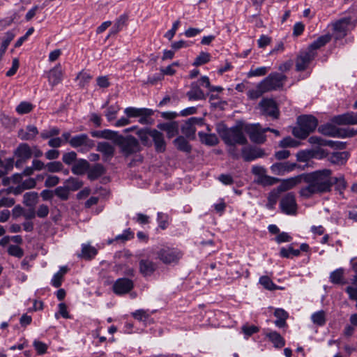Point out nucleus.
I'll return each mask as SVG.
<instances>
[{
  "label": "nucleus",
  "instance_id": "e2e57ef3",
  "mask_svg": "<svg viewBox=\"0 0 357 357\" xmlns=\"http://www.w3.org/2000/svg\"><path fill=\"white\" fill-rule=\"evenodd\" d=\"M259 331V328L254 325L245 324L242 326V331L247 337L257 333Z\"/></svg>",
  "mask_w": 357,
  "mask_h": 357
},
{
  "label": "nucleus",
  "instance_id": "de8ad7c7",
  "mask_svg": "<svg viewBox=\"0 0 357 357\" xmlns=\"http://www.w3.org/2000/svg\"><path fill=\"white\" fill-rule=\"evenodd\" d=\"M45 169L50 173L59 172L63 169V165L59 161L50 162L46 164Z\"/></svg>",
  "mask_w": 357,
  "mask_h": 357
},
{
  "label": "nucleus",
  "instance_id": "69168bd1",
  "mask_svg": "<svg viewBox=\"0 0 357 357\" xmlns=\"http://www.w3.org/2000/svg\"><path fill=\"white\" fill-rule=\"evenodd\" d=\"M279 181V178L266 174L265 176H264L263 179L259 183V185L263 186H268L274 185L278 183Z\"/></svg>",
  "mask_w": 357,
  "mask_h": 357
},
{
  "label": "nucleus",
  "instance_id": "bf43d9fd",
  "mask_svg": "<svg viewBox=\"0 0 357 357\" xmlns=\"http://www.w3.org/2000/svg\"><path fill=\"white\" fill-rule=\"evenodd\" d=\"M60 133V130L56 127L50 128L47 130H43L40 133V136L43 139H47L54 136H56Z\"/></svg>",
  "mask_w": 357,
  "mask_h": 357
},
{
  "label": "nucleus",
  "instance_id": "79ce46f5",
  "mask_svg": "<svg viewBox=\"0 0 357 357\" xmlns=\"http://www.w3.org/2000/svg\"><path fill=\"white\" fill-rule=\"evenodd\" d=\"M97 254V250L94 247L89 245H82L81 257L85 259H91Z\"/></svg>",
  "mask_w": 357,
  "mask_h": 357
},
{
  "label": "nucleus",
  "instance_id": "864d4df0",
  "mask_svg": "<svg viewBox=\"0 0 357 357\" xmlns=\"http://www.w3.org/2000/svg\"><path fill=\"white\" fill-rule=\"evenodd\" d=\"M54 195L62 200H66L69 197V190L64 185V186H59L54 190Z\"/></svg>",
  "mask_w": 357,
  "mask_h": 357
},
{
  "label": "nucleus",
  "instance_id": "72a5a7b5",
  "mask_svg": "<svg viewBox=\"0 0 357 357\" xmlns=\"http://www.w3.org/2000/svg\"><path fill=\"white\" fill-rule=\"evenodd\" d=\"M198 135L202 142L206 145L214 146L218 143V138L215 134H206L200 132Z\"/></svg>",
  "mask_w": 357,
  "mask_h": 357
},
{
  "label": "nucleus",
  "instance_id": "a19ab883",
  "mask_svg": "<svg viewBox=\"0 0 357 357\" xmlns=\"http://www.w3.org/2000/svg\"><path fill=\"white\" fill-rule=\"evenodd\" d=\"M252 173L256 176L255 182L258 184L266 174V169L262 166L255 165L252 167Z\"/></svg>",
  "mask_w": 357,
  "mask_h": 357
},
{
  "label": "nucleus",
  "instance_id": "774afa93",
  "mask_svg": "<svg viewBox=\"0 0 357 357\" xmlns=\"http://www.w3.org/2000/svg\"><path fill=\"white\" fill-rule=\"evenodd\" d=\"M33 345L38 355H43L45 354L47 349V345L46 344L39 340H34Z\"/></svg>",
  "mask_w": 357,
  "mask_h": 357
},
{
  "label": "nucleus",
  "instance_id": "cd10ccee",
  "mask_svg": "<svg viewBox=\"0 0 357 357\" xmlns=\"http://www.w3.org/2000/svg\"><path fill=\"white\" fill-rule=\"evenodd\" d=\"M267 337L274 345L278 348H281L284 346L285 341L284 338L276 331H266L265 333Z\"/></svg>",
  "mask_w": 357,
  "mask_h": 357
},
{
  "label": "nucleus",
  "instance_id": "a878e982",
  "mask_svg": "<svg viewBox=\"0 0 357 357\" xmlns=\"http://www.w3.org/2000/svg\"><path fill=\"white\" fill-rule=\"evenodd\" d=\"M156 269V265L148 259H142L139 261V272L144 276L151 275Z\"/></svg>",
  "mask_w": 357,
  "mask_h": 357
},
{
  "label": "nucleus",
  "instance_id": "7c9ffc66",
  "mask_svg": "<svg viewBox=\"0 0 357 357\" xmlns=\"http://www.w3.org/2000/svg\"><path fill=\"white\" fill-rule=\"evenodd\" d=\"M348 158L349 153L347 151L335 152L329 157V160L333 164L343 165L346 162Z\"/></svg>",
  "mask_w": 357,
  "mask_h": 357
},
{
  "label": "nucleus",
  "instance_id": "13d9d810",
  "mask_svg": "<svg viewBox=\"0 0 357 357\" xmlns=\"http://www.w3.org/2000/svg\"><path fill=\"white\" fill-rule=\"evenodd\" d=\"M120 135L116 131H113L111 130H104L102 134V139H110L112 140L115 144H116Z\"/></svg>",
  "mask_w": 357,
  "mask_h": 357
},
{
  "label": "nucleus",
  "instance_id": "4468645a",
  "mask_svg": "<svg viewBox=\"0 0 357 357\" xmlns=\"http://www.w3.org/2000/svg\"><path fill=\"white\" fill-rule=\"evenodd\" d=\"M134 287L132 280L128 278H119L113 284V291L117 295L128 293Z\"/></svg>",
  "mask_w": 357,
  "mask_h": 357
},
{
  "label": "nucleus",
  "instance_id": "1a4fd4ad",
  "mask_svg": "<svg viewBox=\"0 0 357 357\" xmlns=\"http://www.w3.org/2000/svg\"><path fill=\"white\" fill-rule=\"evenodd\" d=\"M287 77L281 73H271L262 80V85H264L267 91L276 90L282 87Z\"/></svg>",
  "mask_w": 357,
  "mask_h": 357
},
{
  "label": "nucleus",
  "instance_id": "c756f323",
  "mask_svg": "<svg viewBox=\"0 0 357 357\" xmlns=\"http://www.w3.org/2000/svg\"><path fill=\"white\" fill-rule=\"evenodd\" d=\"M331 36L329 34L324 35L320 37H319L316 40H314L313 43H312L309 47L308 50L312 51L315 52L314 51L316 50L319 49L320 47L324 46L327 43H328L331 40Z\"/></svg>",
  "mask_w": 357,
  "mask_h": 357
},
{
  "label": "nucleus",
  "instance_id": "4d7b16f0",
  "mask_svg": "<svg viewBox=\"0 0 357 357\" xmlns=\"http://www.w3.org/2000/svg\"><path fill=\"white\" fill-rule=\"evenodd\" d=\"M300 144L299 142L294 139L293 138L288 137L284 138L280 142V146L282 148L286 147H296Z\"/></svg>",
  "mask_w": 357,
  "mask_h": 357
},
{
  "label": "nucleus",
  "instance_id": "ea45409f",
  "mask_svg": "<svg viewBox=\"0 0 357 357\" xmlns=\"http://www.w3.org/2000/svg\"><path fill=\"white\" fill-rule=\"evenodd\" d=\"M105 172V168L101 164H96L89 172V178L96 179L102 175Z\"/></svg>",
  "mask_w": 357,
  "mask_h": 357
},
{
  "label": "nucleus",
  "instance_id": "5fc2aeb1",
  "mask_svg": "<svg viewBox=\"0 0 357 357\" xmlns=\"http://www.w3.org/2000/svg\"><path fill=\"white\" fill-rule=\"evenodd\" d=\"M120 109V107L119 105H111L108 107L107 112L105 113V116L109 121H113L116 116V114Z\"/></svg>",
  "mask_w": 357,
  "mask_h": 357
},
{
  "label": "nucleus",
  "instance_id": "0e129e2a",
  "mask_svg": "<svg viewBox=\"0 0 357 357\" xmlns=\"http://www.w3.org/2000/svg\"><path fill=\"white\" fill-rule=\"evenodd\" d=\"M260 284L268 290L276 289V285L268 276H262L259 279Z\"/></svg>",
  "mask_w": 357,
  "mask_h": 357
},
{
  "label": "nucleus",
  "instance_id": "c9c22d12",
  "mask_svg": "<svg viewBox=\"0 0 357 357\" xmlns=\"http://www.w3.org/2000/svg\"><path fill=\"white\" fill-rule=\"evenodd\" d=\"M311 320L317 326H324L326 324V312L324 310H320L313 313Z\"/></svg>",
  "mask_w": 357,
  "mask_h": 357
},
{
  "label": "nucleus",
  "instance_id": "0eeeda50",
  "mask_svg": "<svg viewBox=\"0 0 357 357\" xmlns=\"http://www.w3.org/2000/svg\"><path fill=\"white\" fill-rule=\"evenodd\" d=\"M125 114L130 118L139 117V122L141 124H149V117L153 114V110L149 108H137L128 107L124 109Z\"/></svg>",
  "mask_w": 357,
  "mask_h": 357
},
{
  "label": "nucleus",
  "instance_id": "f257e3e1",
  "mask_svg": "<svg viewBox=\"0 0 357 357\" xmlns=\"http://www.w3.org/2000/svg\"><path fill=\"white\" fill-rule=\"evenodd\" d=\"M302 176L307 185L301 188L300 195L305 198H309L315 194L328 192L333 185L332 172L328 169L317 170Z\"/></svg>",
  "mask_w": 357,
  "mask_h": 357
},
{
  "label": "nucleus",
  "instance_id": "052dcab7",
  "mask_svg": "<svg viewBox=\"0 0 357 357\" xmlns=\"http://www.w3.org/2000/svg\"><path fill=\"white\" fill-rule=\"evenodd\" d=\"M33 109V105L28 102H22L16 108V111L20 114H27Z\"/></svg>",
  "mask_w": 357,
  "mask_h": 357
},
{
  "label": "nucleus",
  "instance_id": "bb28decb",
  "mask_svg": "<svg viewBox=\"0 0 357 357\" xmlns=\"http://www.w3.org/2000/svg\"><path fill=\"white\" fill-rule=\"evenodd\" d=\"M274 316L276 317L275 321V325L278 328H283L287 326V319H288L289 314L282 308H276L274 311Z\"/></svg>",
  "mask_w": 357,
  "mask_h": 357
},
{
  "label": "nucleus",
  "instance_id": "ddd939ff",
  "mask_svg": "<svg viewBox=\"0 0 357 357\" xmlns=\"http://www.w3.org/2000/svg\"><path fill=\"white\" fill-rule=\"evenodd\" d=\"M316 53L312 51H307L301 52L296 58V68L298 71H303L305 70L309 66L310 63L314 59Z\"/></svg>",
  "mask_w": 357,
  "mask_h": 357
},
{
  "label": "nucleus",
  "instance_id": "7ed1b4c3",
  "mask_svg": "<svg viewBox=\"0 0 357 357\" xmlns=\"http://www.w3.org/2000/svg\"><path fill=\"white\" fill-rule=\"evenodd\" d=\"M298 126L293 130L295 137L304 139L317 126L318 122L315 117L311 115H303L298 118Z\"/></svg>",
  "mask_w": 357,
  "mask_h": 357
},
{
  "label": "nucleus",
  "instance_id": "f03ea898",
  "mask_svg": "<svg viewBox=\"0 0 357 357\" xmlns=\"http://www.w3.org/2000/svg\"><path fill=\"white\" fill-rule=\"evenodd\" d=\"M43 155V153L38 146H30L26 143H21L13 152V156L16 159L15 166L21 168L32 156L38 158Z\"/></svg>",
  "mask_w": 357,
  "mask_h": 357
},
{
  "label": "nucleus",
  "instance_id": "4c0bfd02",
  "mask_svg": "<svg viewBox=\"0 0 357 357\" xmlns=\"http://www.w3.org/2000/svg\"><path fill=\"white\" fill-rule=\"evenodd\" d=\"M68 190L75 191L82 186V182L77 178L70 177L64 182Z\"/></svg>",
  "mask_w": 357,
  "mask_h": 357
},
{
  "label": "nucleus",
  "instance_id": "c85d7f7f",
  "mask_svg": "<svg viewBox=\"0 0 357 357\" xmlns=\"http://www.w3.org/2000/svg\"><path fill=\"white\" fill-rule=\"evenodd\" d=\"M89 168V163L86 160L79 159L72 167V172L76 175L84 174Z\"/></svg>",
  "mask_w": 357,
  "mask_h": 357
},
{
  "label": "nucleus",
  "instance_id": "4be33fe9",
  "mask_svg": "<svg viewBox=\"0 0 357 357\" xmlns=\"http://www.w3.org/2000/svg\"><path fill=\"white\" fill-rule=\"evenodd\" d=\"M97 151L102 154L104 161L110 160L114 155V147L106 142H98L97 145Z\"/></svg>",
  "mask_w": 357,
  "mask_h": 357
},
{
  "label": "nucleus",
  "instance_id": "473e14b6",
  "mask_svg": "<svg viewBox=\"0 0 357 357\" xmlns=\"http://www.w3.org/2000/svg\"><path fill=\"white\" fill-rule=\"evenodd\" d=\"M199 120H198L196 118H190L185 124L182 128V132L183 134H185L187 137H191L195 135V128L194 127V124L196 122H198Z\"/></svg>",
  "mask_w": 357,
  "mask_h": 357
},
{
  "label": "nucleus",
  "instance_id": "8fccbe9b",
  "mask_svg": "<svg viewBox=\"0 0 357 357\" xmlns=\"http://www.w3.org/2000/svg\"><path fill=\"white\" fill-rule=\"evenodd\" d=\"M344 274L343 268H337L333 271L330 275V280L334 284H339L341 282Z\"/></svg>",
  "mask_w": 357,
  "mask_h": 357
},
{
  "label": "nucleus",
  "instance_id": "09e8293b",
  "mask_svg": "<svg viewBox=\"0 0 357 357\" xmlns=\"http://www.w3.org/2000/svg\"><path fill=\"white\" fill-rule=\"evenodd\" d=\"M268 70H269L268 67H266V66L259 67L255 69H251L248 73L247 75L248 77L263 76V75H265L268 73Z\"/></svg>",
  "mask_w": 357,
  "mask_h": 357
},
{
  "label": "nucleus",
  "instance_id": "dca6fc26",
  "mask_svg": "<svg viewBox=\"0 0 357 357\" xmlns=\"http://www.w3.org/2000/svg\"><path fill=\"white\" fill-rule=\"evenodd\" d=\"M349 24V18H343L333 24V36L335 39H340L346 36Z\"/></svg>",
  "mask_w": 357,
  "mask_h": 357
},
{
  "label": "nucleus",
  "instance_id": "f704fd0d",
  "mask_svg": "<svg viewBox=\"0 0 357 357\" xmlns=\"http://www.w3.org/2000/svg\"><path fill=\"white\" fill-rule=\"evenodd\" d=\"M38 198V194L36 192H26L23 196V203L27 206H34Z\"/></svg>",
  "mask_w": 357,
  "mask_h": 357
},
{
  "label": "nucleus",
  "instance_id": "b1692460",
  "mask_svg": "<svg viewBox=\"0 0 357 357\" xmlns=\"http://www.w3.org/2000/svg\"><path fill=\"white\" fill-rule=\"evenodd\" d=\"M38 133V130L37 128L34 126L29 125L26 126V129H20L18 131V137L24 141L32 140Z\"/></svg>",
  "mask_w": 357,
  "mask_h": 357
},
{
  "label": "nucleus",
  "instance_id": "49530a36",
  "mask_svg": "<svg viewBox=\"0 0 357 357\" xmlns=\"http://www.w3.org/2000/svg\"><path fill=\"white\" fill-rule=\"evenodd\" d=\"M169 217L167 214L159 212L157 215L158 226L162 229H165L169 225Z\"/></svg>",
  "mask_w": 357,
  "mask_h": 357
},
{
  "label": "nucleus",
  "instance_id": "9b49d317",
  "mask_svg": "<svg viewBox=\"0 0 357 357\" xmlns=\"http://www.w3.org/2000/svg\"><path fill=\"white\" fill-rule=\"evenodd\" d=\"M259 107L262 114L270 116L273 119H277L279 112L276 102L272 99L264 98L259 103Z\"/></svg>",
  "mask_w": 357,
  "mask_h": 357
},
{
  "label": "nucleus",
  "instance_id": "6ab92c4d",
  "mask_svg": "<svg viewBox=\"0 0 357 357\" xmlns=\"http://www.w3.org/2000/svg\"><path fill=\"white\" fill-rule=\"evenodd\" d=\"M296 167V163L286 161L283 162H276L271 166V172L277 175H284L287 172L293 171Z\"/></svg>",
  "mask_w": 357,
  "mask_h": 357
},
{
  "label": "nucleus",
  "instance_id": "58836bf2",
  "mask_svg": "<svg viewBox=\"0 0 357 357\" xmlns=\"http://www.w3.org/2000/svg\"><path fill=\"white\" fill-rule=\"evenodd\" d=\"M174 143L178 149L184 152H190L191 150V146L189 144L188 142L183 137H177Z\"/></svg>",
  "mask_w": 357,
  "mask_h": 357
},
{
  "label": "nucleus",
  "instance_id": "5701e85b",
  "mask_svg": "<svg viewBox=\"0 0 357 357\" xmlns=\"http://www.w3.org/2000/svg\"><path fill=\"white\" fill-rule=\"evenodd\" d=\"M151 137L154 142L156 151L160 153L164 152L166 149V143L162 133L155 129H153L151 131Z\"/></svg>",
  "mask_w": 357,
  "mask_h": 357
},
{
  "label": "nucleus",
  "instance_id": "39448f33",
  "mask_svg": "<svg viewBox=\"0 0 357 357\" xmlns=\"http://www.w3.org/2000/svg\"><path fill=\"white\" fill-rule=\"evenodd\" d=\"M183 252L178 248L164 247L157 252V257L165 264H176L183 257Z\"/></svg>",
  "mask_w": 357,
  "mask_h": 357
},
{
  "label": "nucleus",
  "instance_id": "f3484780",
  "mask_svg": "<svg viewBox=\"0 0 357 357\" xmlns=\"http://www.w3.org/2000/svg\"><path fill=\"white\" fill-rule=\"evenodd\" d=\"M241 153L245 161H252L265 155L264 151L261 149L257 147H244L242 149Z\"/></svg>",
  "mask_w": 357,
  "mask_h": 357
},
{
  "label": "nucleus",
  "instance_id": "423d86ee",
  "mask_svg": "<svg viewBox=\"0 0 357 357\" xmlns=\"http://www.w3.org/2000/svg\"><path fill=\"white\" fill-rule=\"evenodd\" d=\"M69 144L77 149L81 153H86L95 146V142L86 134H80L73 136L69 140Z\"/></svg>",
  "mask_w": 357,
  "mask_h": 357
},
{
  "label": "nucleus",
  "instance_id": "412c9836",
  "mask_svg": "<svg viewBox=\"0 0 357 357\" xmlns=\"http://www.w3.org/2000/svg\"><path fill=\"white\" fill-rule=\"evenodd\" d=\"M302 178L303 176L299 175L282 180L280 185H278L276 188L277 193L280 194L282 192H285L293 188L301 182Z\"/></svg>",
  "mask_w": 357,
  "mask_h": 357
},
{
  "label": "nucleus",
  "instance_id": "6e6d98bb",
  "mask_svg": "<svg viewBox=\"0 0 357 357\" xmlns=\"http://www.w3.org/2000/svg\"><path fill=\"white\" fill-rule=\"evenodd\" d=\"M298 256L300 255L299 250H294L292 247L289 246L287 248H282L280 250V255L282 257L289 258L290 255Z\"/></svg>",
  "mask_w": 357,
  "mask_h": 357
},
{
  "label": "nucleus",
  "instance_id": "2eb2a0df",
  "mask_svg": "<svg viewBox=\"0 0 357 357\" xmlns=\"http://www.w3.org/2000/svg\"><path fill=\"white\" fill-rule=\"evenodd\" d=\"M319 130L324 135L331 137H351L357 134L356 130H349L345 134L341 135L335 126L331 124H326L321 126Z\"/></svg>",
  "mask_w": 357,
  "mask_h": 357
},
{
  "label": "nucleus",
  "instance_id": "a211bd4d",
  "mask_svg": "<svg viewBox=\"0 0 357 357\" xmlns=\"http://www.w3.org/2000/svg\"><path fill=\"white\" fill-rule=\"evenodd\" d=\"M332 121L337 125H356L357 112H347L335 116L333 118Z\"/></svg>",
  "mask_w": 357,
  "mask_h": 357
},
{
  "label": "nucleus",
  "instance_id": "2f4dec72",
  "mask_svg": "<svg viewBox=\"0 0 357 357\" xmlns=\"http://www.w3.org/2000/svg\"><path fill=\"white\" fill-rule=\"evenodd\" d=\"M265 92H267V90L264 85H262L261 81L255 88L248 91V96L249 98L254 100L259 98Z\"/></svg>",
  "mask_w": 357,
  "mask_h": 357
},
{
  "label": "nucleus",
  "instance_id": "a18cd8bd",
  "mask_svg": "<svg viewBox=\"0 0 357 357\" xmlns=\"http://www.w3.org/2000/svg\"><path fill=\"white\" fill-rule=\"evenodd\" d=\"M14 37L15 35L11 32H7L6 33V36H4L1 45L0 56H2L5 53L8 46L9 45L10 43L13 40Z\"/></svg>",
  "mask_w": 357,
  "mask_h": 357
},
{
  "label": "nucleus",
  "instance_id": "f8f14e48",
  "mask_svg": "<svg viewBox=\"0 0 357 357\" xmlns=\"http://www.w3.org/2000/svg\"><path fill=\"white\" fill-rule=\"evenodd\" d=\"M280 208L287 215H295L297 210V204L294 194H287L280 201Z\"/></svg>",
  "mask_w": 357,
  "mask_h": 357
},
{
  "label": "nucleus",
  "instance_id": "c03bdc74",
  "mask_svg": "<svg viewBox=\"0 0 357 357\" xmlns=\"http://www.w3.org/2000/svg\"><path fill=\"white\" fill-rule=\"evenodd\" d=\"M152 129H141L137 134L144 145H151L149 137H151V131Z\"/></svg>",
  "mask_w": 357,
  "mask_h": 357
},
{
  "label": "nucleus",
  "instance_id": "e433bc0d",
  "mask_svg": "<svg viewBox=\"0 0 357 357\" xmlns=\"http://www.w3.org/2000/svg\"><path fill=\"white\" fill-rule=\"evenodd\" d=\"M158 127L160 130L166 131L169 138L173 137L178 132L177 128L174 123L160 124Z\"/></svg>",
  "mask_w": 357,
  "mask_h": 357
},
{
  "label": "nucleus",
  "instance_id": "6e6552de",
  "mask_svg": "<svg viewBox=\"0 0 357 357\" xmlns=\"http://www.w3.org/2000/svg\"><path fill=\"white\" fill-rule=\"evenodd\" d=\"M120 148L121 151L126 155H130L139 150V143L136 138L130 135L123 137L120 135L116 144Z\"/></svg>",
  "mask_w": 357,
  "mask_h": 357
},
{
  "label": "nucleus",
  "instance_id": "37998d69",
  "mask_svg": "<svg viewBox=\"0 0 357 357\" xmlns=\"http://www.w3.org/2000/svg\"><path fill=\"white\" fill-rule=\"evenodd\" d=\"M211 59V55L209 53L202 52L200 54L195 58L192 65L195 66H202L208 63Z\"/></svg>",
  "mask_w": 357,
  "mask_h": 357
},
{
  "label": "nucleus",
  "instance_id": "338daca9",
  "mask_svg": "<svg viewBox=\"0 0 357 357\" xmlns=\"http://www.w3.org/2000/svg\"><path fill=\"white\" fill-rule=\"evenodd\" d=\"M77 153L75 151L66 153L63 155L62 160L66 165H71L73 162L77 161Z\"/></svg>",
  "mask_w": 357,
  "mask_h": 357
},
{
  "label": "nucleus",
  "instance_id": "aec40b11",
  "mask_svg": "<svg viewBox=\"0 0 357 357\" xmlns=\"http://www.w3.org/2000/svg\"><path fill=\"white\" fill-rule=\"evenodd\" d=\"M63 72L60 63L56 65L53 68L47 73V79L49 84L52 86H54L61 82Z\"/></svg>",
  "mask_w": 357,
  "mask_h": 357
},
{
  "label": "nucleus",
  "instance_id": "20e7f679",
  "mask_svg": "<svg viewBox=\"0 0 357 357\" xmlns=\"http://www.w3.org/2000/svg\"><path fill=\"white\" fill-rule=\"evenodd\" d=\"M220 136L225 143L229 146L243 145L247 143V139L243 132L242 127L240 126L224 130L220 132Z\"/></svg>",
  "mask_w": 357,
  "mask_h": 357
},
{
  "label": "nucleus",
  "instance_id": "603ef678",
  "mask_svg": "<svg viewBox=\"0 0 357 357\" xmlns=\"http://www.w3.org/2000/svg\"><path fill=\"white\" fill-rule=\"evenodd\" d=\"M333 185L335 184V188L340 192V194L347 187V183L343 176L333 177Z\"/></svg>",
  "mask_w": 357,
  "mask_h": 357
},
{
  "label": "nucleus",
  "instance_id": "9d476101",
  "mask_svg": "<svg viewBox=\"0 0 357 357\" xmlns=\"http://www.w3.org/2000/svg\"><path fill=\"white\" fill-rule=\"evenodd\" d=\"M252 142L262 144L266 141L264 129L261 128L259 123L246 125L244 128Z\"/></svg>",
  "mask_w": 357,
  "mask_h": 357
},
{
  "label": "nucleus",
  "instance_id": "3c124183",
  "mask_svg": "<svg viewBox=\"0 0 357 357\" xmlns=\"http://www.w3.org/2000/svg\"><path fill=\"white\" fill-rule=\"evenodd\" d=\"M76 79L79 86L84 87L91 80V76L86 72H80Z\"/></svg>",
  "mask_w": 357,
  "mask_h": 357
},
{
  "label": "nucleus",
  "instance_id": "680f3d73",
  "mask_svg": "<svg viewBox=\"0 0 357 357\" xmlns=\"http://www.w3.org/2000/svg\"><path fill=\"white\" fill-rule=\"evenodd\" d=\"M8 252L10 255L14 256L18 258H21L24 255V251L17 245H10L8 248Z\"/></svg>",
  "mask_w": 357,
  "mask_h": 357
},
{
  "label": "nucleus",
  "instance_id": "393cba45",
  "mask_svg": "<svg viewBox=\"0 0 357 357\" xmlns=\"http://www.w3.org/2000/svg\"><path fill=\"white\" fill-rule=\"evenodd\" d=\"M187 96L190 100H204L206 98L204 91L199 88L197 82L191 84V89L187 93Z\"/></svg>",
  "mask_w": 357,
  "mask_h": 357
}]
</instances>
